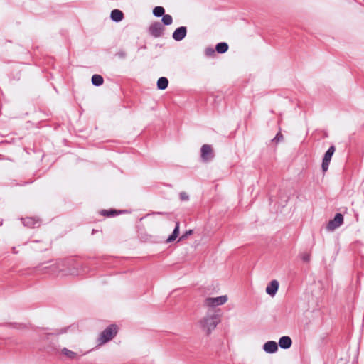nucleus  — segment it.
Wrapping results in <instances>:
<instances>
[{
	"label": "nucleus",
	"instance_id": "bb28decb",
	"mask_svg": "<svg viewBox=\"0 0 364 364\" xmlns=\"http://www.w3.org/2000/svg\"><path fill=\"white\" fill-rule=\"evenodd\" d=\"M310 259V256L308 254H304L302 255V259L305 262H308Z\"/></svg>",
	"mask_w": 364,
	"mask_h": 364
},
{
	"label": "nucleus",
	"instance_id": "1a4fd4ad",
	"mask_svg": "<svg viewBox=\"0 0 364 364\" xmlns=\"http://www.w3.org/2000/svg\"><path fill=\"white\" fill-rule=\"evenodd\" d=\"M187 28L185 26H181L176 28L173 33L172 37L176 41H182L186 36Z\"/></svg>",
	"mask_w": 364,
	"mask_h": 364
},
{
	"label": "nucleus",
	"instance_id": "f03ea898",
	"mask_svg": "<svg viewBox=\"0 0 364 364\" xmlns=\"http://www.w3.org/2000/svg\"><path fill=\"white\" fill-rule=\"evenodd\" d=\"M118 332V327L114 324H111L102 331L99 335L97 342L98 346H102L112 340Z\"/></svg>",
	"mask_w": 364,
	"mask_h": 364
},
{
	"label": "nucleus",
	"instance_id": "20e7f679",
	"mask_svg": "<svg viewBox=\"0 0 364 364\" xmlns=\"http://www.w3.org/2000/svg\"><path fill=\"white\" fill-rule=\"evenodd\" d=\"M201 159L203 161L208 162L213 159L214 154L210 145L204 144L201 147Z\"/></svg>",
	"mask_w": 364,
	"mask_h": 364
},
{
	"label": "nucleus",
	"instance_id": "6ab92c4d",
	"mask_svg": "<svg viewBox=\"0 0 364 364\" xmlns=\"http://www.w3.org/2000/svg\"><path fill=\"white\" fill-rule=\"evenodd\" d=\"M165 10L162 6H156L153 10V14L156 17L163 16L164 15Z\"/></svg>",
	"mask_w": 364,
	"mask_h": 364
},
{
	"label": "nucleus",
	"instance_id": "39448f33",
	"mask_svg": "<svg viewBox=\"0 0 364 364\" xmlns=\"http://www.w3.org/2000/svg\"><path fill=\"white\" fill-rule=\"evenodd\" d=\"M334 151L335 147L333 146H331L325 153L321 166L323 172H326L328 170L330 161L331 160L332 156L334 154Z\"/></svg>",
	"mask_w": 364,
	"mask_h": 364
},
{
	"label": "nucleus",
	"instance_id": "9d476101",
	"mask_svg": "<svg viewBox=\"0 0 364 364\" xmlns=\"http://www.w3.org/2000/svg\"><path fill=\"white\" fill-rule=\"evenodd\" d=\"M262 348L267 353H275L278 350V344L275 341H269L263 345Z\"/></svg>",
	"mask_w": 364,
	"mask_h": 364
},
{
	"label": "nucleus",
	"instance_id": "4468645a",
	"mask_svg": "<svg viewBox=\"0 0 364 364\" xmlns=\"http://www.w3.org/2000/svg\"><path fill=\"white\" fill-rule=\"evenodd\" d=\"M23 223L25 226L35 228L38 225L39 221L33 218H26L23 220Z\"/></svg>",
	"mask_w": 364,
	"mask_h": 364
},
{
	"label": "nucleus",
	"instance_id": "aec40b11",
	"mask_svg": "<svg viewBox=\"0 0 364 364\" xmlns=\"http://www.w3.org/2000/svg\"><path fill=\"white\" fill-rule=\"evenodd\" d=\"M162 22L165 26H169L173 23V18L169 14H164L162 16Z\"/></svg>",
	"mask_w": 364,
	"mask_h": 364
},
{
	"label": "nucleus",
	"instance_id": "423d86ee",
	"mask_svg": "<svg viewBox=\"0 0 364 364\" xmlns=\"http://www.w3.org/2000/svg\"><path fill=\"white\" fill-rule=\"evenodd\" d=\"M343 222V217L341 213H337L334 218L329 221L327 225V230L329 231H333L336 228L340 227Z\"/></svg>",
	"mask_w": 364,
	"mask_h": 364
},
{
	"label": "nucleus",
	"instance_id": "6e6552de",
	"mask_svg": "<svg viewBox=\"0 0 364 364\" xmlns=\"http://www.w3.org/2000/svg\"><path fill=\"white\" fill-rule=\"evenodd\" d=\"M279 289V282L277 280H272L266 287V293L273 297L277 294Z\"/></svg>",
	"mask_w": 364,
	"mask_h": 364
},
{
	"label": "nucleus",
	"instance_id": "0eeeda50",
	"mask_svg": "<svg viewBox=\"0 0 364 364\" xmlns=\"http://www.w3.org/2000/svg\"><path fill=\"white\" fill-rule=\"evenodd\" d=\"M164 28L160 22L153 23L149 28V33L155 38L160 37L164 33Z\"/></svg>",
	"mask_w": 364,
	"mask_h": 364
},
{
	"label": "nucleus",
	"instance_id": "9b49d317",
	"mask_svg": "<svg viewBox=\"0 0 364 364\" xmlns=\"http://www.w3.org/2000/svg\"><path fill=\"white\" fill-rule=\"evenodd\" d=\"M110 18L114 22H120L124 18V14L119 9H114L111 11Z\"/></svg>",
	"mask_w": 364,
	"mask_h": 364
},
{
	"label": "nucleus",
	"instance_id": "f257e3e1",
	"mask_svg": "<svg viewBox=\"0 0 364 364\" xmlns=\"http://www.w3.org/2000/svg\"><path fill=\"white\" fill-rule=\"evenodd\" d=\"M220 323L219 310L208 309L204 316L198 321L197 324L200 330L206 335H210Z\"/></svg>",
	"mask_w": 364,
	"mask_h": 364
},
{
	"label": "nucleus",
	"instance_id": "a211bd4d",
	"mask_svg": "<svg viewBox=\"0 0 364 364\" xmlns=\"http://www.w3.org/2000/svg\"><path fill=\"white\" fill-rule=\"evenodd\" d=\"M103 77L100 75H94L92 77V83L95 86H100L103 84Z\"/></svg>",
	"mask_w": 364,
	"mask_h": 364
},
{
	"label": "nucleus",
	"instance_id": "2eb2a0df",
	"mask_svg": "<svg viewBox=\"0 0 364 364\" xmlns=\"http://www.w3.org/2000/svg\"><path fill=\"white\" fill-rule=\"evenodd\" d=\"M179 235V223H176V227L172 232V234L167 238L166 242L170 243L176 240V239L178 237Z\"/></svg>",
	"mask_w": 364,
	"mask_h": 364
},
{
	"label": "nucleus",
	"instance_id": "dca6fc26",
	"mask_svg": "<svg viewBox=\"0 0 364 364\" xmlns=\"http://www.w3.org/2000/svg\"><path fill=\"white\" fill-rule=\"evenodd\" d=\"M168 85V80L166 77H161L157 81V87L159 90H165Z\"/></svg>",
	"mask_w": 364,
	"mask_h": 364
},
{
	"label": "nucleus",
	"instance_id": "5701e85b",
	"mask_svg": "<svg viewBox=\"0 0 364 364\" xmlns=\"http://www.w3.org/2000/svg\"><path fill=\"white\" fill-rule=\"evenodd\" d=\"M205 53L207 56H212L215 54V50L212 48H207L205 50Z\"/></svg>",
	"mask_w": 364,
	"mask_h": 364
},
{
	"label": "nucleus",
	"instance_id": "a878e982",
	"mask_svg": "<svg viewBox=\"0 0 364 364\" xmlns=\"http://www.w3.org/2000/svg\"><path fill=\"white\" fill-rule=\"evenodd\" d=\"M68 274H70V275H79L80 273L78 272V269L77 268H74L73 269H70Z\"/></svg>",
	"mask_w": 364,
	"mask_h": 364
},
{
	"label": "nucleus",
	"instance_id": "f8f14e48",
	"mask_svg": "<svg viewBox=\"0 0 364 364\" xmlns=\"http://www.w3.org/2000/svg\"><path fill=\"white\" fill-rule=\"evenodd\" d=\"M292 341L289 336H282L279 338V343H277L282 348L287 349L291 346Z\"/></svg>",
	"mask_w": 364,
	"mask_h": 364
},
{
	"label": "nucleus",
	"instance_id": "4be33fe9",
	"mask_svg": "<svg viewBox=\"0 0 364 364\" xmlns=\"http://www.w3.org/2000/svg\"><path fill=\"white\" fill-rule=\"evenodd\" d=\"M193 230H189L186 231L184 234L182 235V236L178 239V241L183 240L186 238H187L189 235H192Z\"/></svg>",
	"mask_w": 364,
	"mask_h": 364
},
{
	"label": "nucleus",
	"instance_id": "ddd939ff",
	"mask_svg": "<svg viewBox=\"0 0 364 364\" xmlns=\"http://www.w3.org/2000/svg\"><path fill=\"white\" fill-rule=\"evenodd\" d=\"M60 353L62 355L71 360H74L78 356V353L74 352L67 348H63L60 350Z\"/></svg>",
	"mask_w": 364,
	"mask_h": 364
},
{
	"label": "nucleus",
	"instance_id": "7ed1b4c3",
	"mask_svg": "<svg viewBox=\"0 0 364 364\" xmlns=\"http://www.w3.org/2000/svg\"><path fill=\"white\" fill-rule=\"evenodd\" d=\"M228 300L227 295L218 297H207L203 301V306L208 309H215L216 306L225 304Z\"/></svg>",
	"mask_w": 364,
	"mask_h": 364
},
{
	"label": "nucleus",
	"instance_id": "f3484780",
	"mask_svg": "<svg viewBox=\"0 0 364 364\" xmlns=\"http://www.w3.org/2000/svg\"><path fill=\"white\" fill-rule=\"evenodd\" d=\"M228 50V45L226 43H219L215 46V50L218 53H224Z\"/></svg>",
	"mask_w": 364,
	"mask_h": 364
},
{
	"label": "nucleus",
	"instance_id": "393cba45",
	"mask_svg": "<svg viewBox=\"0 0 364 364\" xmlns=\"http://www.w3.org/2000/svg\"><path fill=\"white\" fill-rule=\"evenodd\" d=\"M180 198L181 200H188V195L185 192H181L180 193Z\"/></svg>",
	"mask_w": 364,
	"mask_h": 364
},
{
	"label": "nucleus",
	"instance_id": "412c9836",
	"mask_svg": "<svg viewBox=\"0 0 364 364\" xmlns=\"http://www.w3.org/2000/svg\"><path fill=\"white\" fill-rule=\"evenodd\" d=\"M101 213L103 215L111 217V216H114V215H116L117 212L114 210H112L109 211L104 210L102 211Z\"/></svg>",
	"mask_w": 364,
	"mask_h": 364
},
{
	"label": "nucleus",
	"instance_id": "b1692460",
	"mask_svg": "<svg viewBox=\"0 0 364 364\" xmlns=\"http://www.w3.org/2000/svg\"><path fill=\"white\" fill-rule=\"evenodd\" d=\"M282 140H283V135L280 132H278L272 141H276L277 143Z\"/></svg>",
	"mask_w": 364,
	"mask_h": 364
}]
</instances>
